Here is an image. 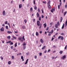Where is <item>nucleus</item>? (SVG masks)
I'll list each match as a JSON object with an SVG mask.
<instances>
[{
	"label": "nucleus",
	"mask_w": 67,
	"mask_h": 67,
	"mask_svg": "<svg viewBox=\"0 0 67 67\" xmlns=\"http://www.w3.org/2000/svg\"><path fill=\"white\" fill-rule=\"evenodd\" d=\"M40 21H37V25L38 26H40Z\"/></svg>",
	"instance_id": "f257e3e1"
},
{
	"label": "nucleus",
	"mask_w": 67,
	"mask_h": 67,
	"mask_svg": "<svg viewBox=\"0 0 67 67\" xmlns=\"http://www.w3.org/2000/svg\"><path fill=\"white\" fill-rule=\"evenodd\" d=\"M40 41L41 43H44V41H43V40L42 38L41 39Z\"/></svg>",
	"instance_id": "f03ea898"
},
{
	"label": "nucleus",
	"mask_w": 67,
	"mask_h": 67,
	"mask_svg": "<svg viewBox=\"0 0 67 67\" xmlns=\"http://www.w3.org/2000/svg\"><path fill=\"white\" fill-rule=\"evenodd\" d=\"M0 30L1 31H4V28L3 27H2L1 29H0Z\"/></svg>",
	"instance_id": "7ed1b4c3"
},
{
	"label": "nucleus",
	"mask_w": 67,
	"mask_h": 67,
	"mask_svg": "<svg viewBox=\"0 0 67 67\" xmlns=\"http://www.w3.org/2000/svg\"><path fill=\"white\" fill-rule=\"evenodd\" d=\"M23 58H24L23 57V55H22L21 57V59H22V61H24V59H23Z\"/></svg>",
	"instance_id": "20e7f679"
},
{
	"label": "nucleus",
	"mask_w": 67,
	"mask_h": 67,
	"mask_svg": "<svg viewBox=\"0 0 67 67\" xmlns=\"http://www.w3.org/2000/svg\"><path fill=\"white\" fill-rule=\"evenodd\" d=\"M22 6V4H20L19 5V8L20 9L21 8V7Z\"/></svg>",
	"instance_id": "39448f33"
},
{
	"label": "nucleus",
	"mask_w": 67,
	"mask_h": 67,
	"mask_svg": "<svg viewBox=\"0 0 67 67\" xmlns=\"http://www.w3.org/2000/svg\"><path fill=\"white\" fill-rule=\"evenodd\" d=\"M5 10H4L3 12V15H5Z\"/></svg>",
	"instance_id": "423d86ee"
},
{
	"label": "nucleus",
	"mask_w": 67,
	"mask_h": 67,
	"mask_svg": "<svg viewBox=\"0 0 67 67\" xmlns=\"http://www.w3.org/2000/svg\"><path fill=\"white\" fill-rule=\"evenodd\" d=\"M28 60H29V59H27L26 60V62L25 63V64H27Z\"/></svg>",
	"instance_id": "0eeeda50"
},
{
	"label": "nucleus",
	"mask_w": 67,
	"mask_h": 67,
	"mask_svg": "<svg viewBox=\"0 0 67 67\" xmlns=\"http://www.w3.org/2000/svg\"><path fill=\"white\" fill-rule=\"evenodd\" d=\"M65 26V24L64 23L63 24V25L62 26V29H64V26Z\"/></svg>",
	"instance_id": "6e6552de"
},
{
	"label": "nucleus",
	"mask_w": 67,
	"mask_h": 67,
	"mask_svg": "<svg viewBox=\"0 0 67 67\" xmlns=\"http://www.w3.org/2000/svg\"><path fill=\"white\" fill-rule=\"evenodd\" d=\"M49 34H48V36H51L52 35V34H51V32H49Z\"/></svg>",
	"instance_id": "1a4fd4ad"
},
{
	"label": "nucleus",
	"mask_w": 67,
	"mask_h": 67,
	"mask_svg": "<svg viewBox=\"0 0 67 67\" xmlns=\"http://www.w3.org/2000/svg\"><path fill=\"white\" fill-rule=\"evenodd\" d=\"M51 2L50 1H48V5H50V4H51Z\"/></svg>",
	"instance_id": "9d476101"
},
{
	"label": "nucleus",
	"mask_w": 67,
	"mask_h": 67,
	"mask_svg": "<svg viewBox=\"0 0 67 67\" xmlns=\"http://www.w3.org/2000/svg\"><path fill=\"white\" fill-rule=\"evenodd\" d=\"M39 34H38V32H36V36H38V35Z\"/></svg>",
	"instance_id": "9b49d317"
},
{
	"label": "nucleus",
	"mask_w": 67,
	"mask_h": 67,
	"mask_svg": "<svg viewBox=\"0 0 67 67\" xmlns=\"http://www.w3.org/2000/svg\"><path fill=\"white\" fill-rule=\"evenodd\" d=\"M66 57L65 55H64L63 56V57H62V58L64 59H65V58H66Z\"/></svg>",
	"instance_id": "f8f14e48"
},
{
	"label": "nucleus",
	"mask_w": 67,
	"mask_h": 67,
	"mask_svg": "<svg viewBox=\"0 0 67 67\" xmlns=\"http://www.w3.org/2000/svg\"><path fill=\"white\" fill-rule=\"evenodd\" d=\"M8 33V34H10L11 33H12V31H7Z\"/></svg>",
	"instance_id": "ddd939ff"
},
{
	"label": "nucleus",
	"mask_w": 67,
	"mask_h": 67,
	"mask_svg": "<svg viewBox=\"0 0 67 67\" xmlns=\"http://www.w3.org/2000/svg\"><path fill=\"white\" fill-rule=\"evenodd\" d=\"M45 48H46V46H44L42 48V49H45Z\"/></svg>",
	"instance_id": "4468645a"
},
{
	"label": "nucleus",
	"mask_w": 67,
	"mask_h": 67,
	"mask_svg": "<svg viewBox=\"0 0 67 67\" xmlns=\"http://www.w3.org/2000/svg\"><path fill=\"white\" fill-rule=\"evenodd\" d=\"M43 25L44 26V28H45L46 27V23H45L44 24H43Z\"/></svg>",
	"instance_id": "2eb2a0df"
},
{
	"label": "nucleus",
	"mask_w": 67,
	"mask_h": 67,
	"mask_svg": "<svg viewBox=\"0 0 67 67\" xmlns=\"http://www.w3.org/2000/svg\"><path fill=\"white\" fill-rule=\"evenodd\" d=\"M37 17L38 18V17H39V14H38V12H37Z\"/></svg>",
	"instance_id": "dca6fc26"
},
{
	"label": "nucleus",
	"mask_w": 67,
	"mask_h": 67,
	"mask_svg": "<svg viewBox=\"0 0 67 67\" xmlns=\"http://www.w3.org/2000/svg\"><path fill=\"white\" fill-rule=\"evenodd\" d=\"M22 28L23 29H25V26H22Z\"/></svg>",
	"instance_id": "f3484780"
},
{
	"label": "nucleus",
	"mask_w": 67,
	"mask_h": 67,
	"mask_svg": "<svg viewBox=\"0 0 67 67\" xmlns=\"http://www.w3.org/2000/svg\"><path fill=\"white\" fill-rule=\"evenodd\" d=\"M67 20L65 22V27H66V26H67Z\"/></svg>",
	"instance_id": "a211bd4d"
},
{
	"label": "nucleus",
	"mask_w": 67,
	"mask_h": 67,
	"mask_svg": "<svg viewBox=\"0 0 67 67\" xmlns=\"http://www.w3.org/2000/svg\"><path fill=\"white\" fill-rule=\"evenodd\" d=\"M22 38L21 37H19L18 38V40H21V39H22Z\"/></svg>",
	"instance_id": "6ab92c4d"
},
{
	"label": "nucleus",
	"mask_w": 67,
	"mask_h": 67,
	"mask_svg": "<svg viewBox=\"0 0 67 67\" xmlns=\"http://www.w3.org/2000/svg\"><path fill=\"white\" fill-rule=\"evenodd\" d=\"M32 10H33V8H32V7H31L30 8V11H31V12H32Z\"/></svg>",
	"instance_id": "aec40b11"
},
{
	"label": "nucleus",
	"mask_w": 67,
	"mask_h": 67,
	"mask_svg": "<svg viewBox=\"0 0 67 67\" xmlns=\"http://www.w3.org/2000/svg\"><path fill=\"white\" fill-rule=\"evenodd\" d=\"M42 24L41 23L40 24V25L39 27V29H41V27H42Z\"/></svg>",
	"instance_id": "412c9836"
},
{
	"label": "nucleus",
	"mask_w": 67,
	"mask_h": 67,
	"mask_svg": "<svg viewBox=\"0 0 67 67\" xmlns=\"http://www.w3.org/2000/svg\"><path fill=\"white\" fill-rule=\"evenodd\" d=\"M62 20H63V18L61 17L60 19V22H62Z\"/></svg>",
	"instance_id": "4be33fe9"
},
{
	"label": "nucleus",
	"mask_w": 67,
	"mask_h": 67,
	"mask_svg": "<svg viewBox=\"0 0 67 67\" xmlns=\"http://www.w3.org/2000/svg\"><path fill=\"white\" fill-rule=\"evenodd\" d=\"M55 28H58V26H57V24H55Z\"/></svg>",
	"instance_id": "5701e85b"
},
{
	"label": "nucleus",
	"mask_w": 67,
	"mask_h": 67,
	"mask_svg": "<svg viewBox=\"0 0 67 67\" xmlns=\"http://www.w3.org/2000/svg\"><path fill=\"white\" fill-rule=\"evenodd\" d=\"M66 14H67V12H64V16H65V15H66Z\"/></svg>",
	"instance_id": "b1692460"
},
{
	"label": "nucleus",
	"mask_w": 67,
	"mask_h": 67,
	"mask_svg": "<svg viewBox=\"0 0 67 67\" xmlns=\"http://www.w3.org/2000/svg\"><path fill=\"white\" fill-rule=\"evenodd\" d=\"M17 46V43H15V47H16Z\"/></svg>",
	"instance_id": "393cba45"
},
{
	"label": "nucleus",
	"mask_w": 67,
	"mask_h": 67,
	"mask_svg": "<svg viewBox=\"0 0 67 67\" xmlns=\"http://www.w3.org/2000/svg\"><path fill=\"white\" fill-rule=\"evenodd\" d=\"M57 25L58 26H59V21L57 22Z\"/></svg>",
	"instance_id": "a878e982"
},
{
	"label": "nucleus",
	"mask_w": 67,
	"mask_h": 67,
	"mask_svg": "<svg viewBox=\"0 0 67 67\" xmlns=\"http://www.w3.org/2000/svg\"><path fill=\"white\" fill-rule=\"evenodd\" d=\"M8 63L9 65H10L11 64V62L9 61L8 62Z\"/></svg>",
	"instance_id": "bb28decb"
},
{
	"label": "nucleus",
	"mask_w": 67,
	"mask_h": 67,
	"mask_svg": "<svg viewBox=\"0 0 67 67\" xmlns=\"http://www.w3.org/2000/svg\"><path fill=\"white\" fill-rule=\"evenodd\" d=\"M59 53H60V54H62V53H63V51H60Z\"/></svg>",
	"instance_id": "cd10ccee"
},
{
	"label": "nucleus",
	"mask_w": 67,
	"mask_h": 67,
	"mask_svg": "<svg viewBox=\"0 0 67 67\" xmlns=\"http://www.w3.org/2000/svg\"><path fill=\"white\" fill-rule=\"evenodd\" d=\"M7 38H8V39H10V38H11V37L10 36H9L7 37Z\"/></svg>",
	"instance_id": "c85d7f7f"
},
{
	"label": "nucleus",
	"mask_w": 67,
	"mask_h": 67,
	"mask_svg": "<svg viewBox=\"0 0 67 67\" xmlns=\"http://www.w3.org/2000/svg\"><path fill=\"white\" fill-rule=\"evenodd\" d=\"M11 41H8V42H6V43H7V44H8V43H11Z\"/></svg>",
	"instance_id": "c756f323"
},
{
	"label": "nucleus",
	"mask_w": 67,
	"mask_h": 67,
	"mask_svg": "<svg viewBox=\"0 0 67 67\" xmlns=\"http://www.w3.org/2000/svg\"><path fill=\"white\" fill-rule=\"evenodd\" d=\"M48 7L49 9H51V6L50 5H48Z\"/></svg>",
	"instance_id": "7c9ffc66"
},
{
	"label": "nucleus",
	"mask_w": 67,
	"mask_h": 67,
	"mask_svg": "<svg viewBox=\"0 0 67 67\" xmlns=\"http://www.w3.org/2000/svg\"><path fill=\"white\" fill-rule=\"evenodd\" d=\"M6 29H9V27H8V26H6Z\"/></svg>",
	"instance_id": "2f4dec72"
},
{
	"label": "nucleus",
	"mask_w": 67,
	"mask_h": 67,
	"mask_svg": "<svg viewBox=\"0 0 67 67\" xmlns=\"http://www.w3.org/2000/svg\"><path fill=\"white\" fill-rule=\"evenodd\" d=\"M25 48H26V47H25V46H24L23 47V49H25Z\"/></svg>",
	"instance_id": "473e14b6"
},
{
	"label": "nucleus",
	"mask_w": 67,
	"mask_h": 67,
	"mask_svg": "<svg viewBox=\"0 0 67 67\" xmlns=\"http://www.w3.org/2000/svg\"><path fill=\"white\" fill-rule=\"evenodd\" d=\"M39 21H41V16H40L39 18Z\"/></svg>",
	"instance_id": "72a5a7b5"
},
{
	"label": "nucleus",
	"mask_w": 67,
	"mask_h": 67,
	"mask_svg": "<svg viewBox=\"0 0 67 67\" xmlns=\"http://www.w3.org/2000/svg\"><path fill=\"white\" fill-rule=\"evenodd\" d=\"M49 29V27H47V28L46 29V31H47L48 30V29Z\"/></svg>",
	"instance_id": "f704fd0d"
},
{
	"label": "nucleus",
	"mask_w": 67,
	"mask_h": 67,
	"mask_svg": "<svg viewBox=\"0 0 67 67\" xmlns=\"http://www.w3.org/2000/svg\"><path fill=\"white\" fill-rule=\"evenodd\" d=\"M61 40H64V37H63L61 36Z\"/></svg>",
	"instance_id": "c9c22d12"
},
{
	"label": "nucleus",
	"mask_w": 67,
	"mask_h": 67,
	"mask_svg": "<svg viewBox=\"0 0 67 67\" xmlns=\"http://www.w3.org/2000/svg\"><path fill=\"white\" fill-rule=\"evenodd\" d=\"M58 9H60V5H58Z\"/></svg>",
	"instance_id": "e433bc0d"
},
{
	"label": "nucleus",
	"mask_w": 67,
	"mask_h": 67,
	"mask_svg": "<svg viewBox=\"0 0 67 67\" xmlns=\"http://www.w3.org/2000/svg\"><path fill=\"white\" fill-rule=\"evenodd\" d=\"M42 53H39V55L40 56H41L42 55Z\"/></svg>",
	"instance_id": "4c0bfd02"
},
{
	"label": "nucleus",
	"mask_w": 67,
	"mask_h": 67,
	"mask_svg": "<svg viewBox=\"0 0 67 67\" xmlns=\"http://www.w3.org/2000/svg\"><path fill=\"white\" fill-rule=\"evenodd\" d=\"M43 3H44V4H46V1L44 2L43 1Z\"/></svg>",
	"instance_id": "58836bf2"
},
{
	"label": "nucleus",
	"mask_w": 67,
	"mask_h": 67,
	"mask_svg": "<svg viewBox=\"0 0 67 67\" xmlns=\"http://www.w3.org/2000/svg\"><path fill=\"white\" fill-rule=\"evenodd\" d=\"M24 38V36H23V37L22 38L23 39V40H24V41H25V38Z\"/></svg>",
	"instance_id": "ea45409f"
},
{
	"label": "nucleus",
	"mask_w": 67,
	"mask_h": 67,
	"mask_svg": "<svg viewBox=\"0 0 67 67\" xmlns=\"http://www.w3.org/2000/svg\"><path fill=\"white\" fill-rule=\"evenodd\" d=\"M7 23H8V21H5V24H7Z\"/></svg>",
	"instance_id": "a19ab883"
},
{
	"label": "nucleus",
	"mask_w": 67,
	"mask_h": 67,
	"mask_svg": "<svg viewBox=\"0 0 67 67\" xmlns=\"http://www.w3.org/2000/svg\"><path fill=\"white\" fill-rule=\"evenodd\" d=\"M53 31H54V30H52V31H51V34H52V33H53Z\"/></svg>",
	"instance_id": "79ce46f5"
},
{
	"label": "nucleus",
	"mask_w": 67,
	"mask_h": 67,
	"mask_svg": "<svg viewBox=\"0 0 67 67\" xmlns=\"http://www.w3.org/2000/svg\"><path fill=\"white\" fill-rule=\"evenodd\" d=\"M23 46H25V45H26V44L25 43H24L23 44Z\"/></svg>",
	"instance_id": "37998d69"
},
{
	"label": "nucleus",
	"mask_w": 67,
	"mask_h": 67,
	"mask_svg": "<svg viewBox=\"0 0 67 67\" xmlns=\"http://www.w3.org/2000/svg\"><path fill=\"white\" fill-rule=\"evenodd\" d=\"M67 4L65 5V8H66V9L67 8Z\"/></svg>",
	"instance_id": "c03bdc74"
},
{
	"label": "nucleus",
	"mask_w": 67,
	"mask_h": 67,
	"mask_svg": "<svg viewBox=\"0 0 67 67\" xmlns=\"http://www.w3.org/2000/svg\"><path fill=\"white\" fill-rule=\"evenodd\" d=\"M34 58L35 59H36V58H37V56L36 55H35V56Z\"/></svg>",
	"instance_id": "a18cd8bd"
},
{
	"label": "nucleus",
	"mask_w": 67,
	"mask_h": 67,
	"mask_svg": "<svg viewBox=\"0 0 67 67\" xmlns=\"http://www.w3.org/2000/svg\"><path fill=\"white\" fill-rule=\"evenodd\" d=\"M13 43L12 42H11L10 45H13Z\"/></svg>",
	"instance_id": "49530a36"
},
{
	"label": "nucleus",
	"mask_w": 67,
	"mask_h": 67,
	"mask_svg": "<svg viewBox=\"0 0 67 67\" xmlns=\"http://www.w3.org/2000/svg\"><path fill=\"white\" fill-rule=\"evenodd\" d=\"M12 59H14V56L13 55L12 56Z\"/></svg>",
	"instance_id": "de8ad7c7"
},
{
	"label": "nucleus",
	"mask_w": 67,
	"mask_h": 67,
	"mask_svg": "<svg viewBox=\"0 0 67 67\" xmlns=\"http://www.w3.org/2000/svg\"><path fill=\"white\" fill-rule=\"evenodd\" d=\"M38 12H40V10L39 8L38 9Z\"/></svg>",
	"instance_id": "09e8293b"
},
{
	"label": "nucleus",
	"mask_w": 67,
	"mask_h": 67,
	"mask_svg": "<svg viewBox=\"0 0 67 67\" xmlns=\"http://www.w3.org/2000/svg\"><path fill=\"white\" fill-rule=\"evenodd\" d=\"M13 37V38H14V39H16V37H14V36H12Z\"/></svg>",
	"instance_id": "8fccbe9b"
},
{
	"label": "nucleus",
	"mask_w": 67,
	"mask_h": 67,
	"mask_svg": "<svg viewBox=\"0 0 67 67\" xmlns=\"http://www.w3.org/2000/svg\"><path fill=\"white\" fill-rule=\"evenodd\" d=\"M51 51V49H48V52H49Z\"/></svg>",
	"instance_id": "3c124183"
},
{
	"label": "nucleus",
	"mask_w": 67,
	"mask_h": 67,
	"mask_svg": "<svg viewBox=\"0 0 67 67\" xmlns=\"http://www.w3.org/2000/svg\"><path fill=\"white\" fill-rule=\"evenodd\" d=\"M24 21L25 23H26V22H27V20H25Z\"/></svg>",
	"instance_id": "603ef678"
},
{
	"label": "nucleus",
	"mask_w": 67,
	"mask_h": 67,
	"mask_svg": "<svg viewBox=\"0 0 67 67\" xmlns=\"http://www.w3.org/2000/svg\"><path fill=\"white\" fill-rule=\"evenodd\" d=\"M67 45L64 48V49H66V48H67Z\"/></svg>",
	"instance_id": "864d4df0"
},
{
	"label": "nucleus",
	"mask_w": 67,
	"mask_h": 67,
	"mask_svg": "<svg viewBox=\"0 0 67 67\" xmlns=\"http://www.w3.org/2000/svg\"><path fill=\"white\" fill-rule=\"evenodd\" d=\"M61 37V36H59L58 37V39H59V38H60Z\"/></svg>",
	"instance_id": "5fc2aeb1"
},
{
	"label": "nucleus",
	"mask_w": 67,
	"mask_h": 67,
	"mask_svg": "<svg viewBox=\"0 0 67 67\" xmlns=\"http://www.w3.org/2000/svg\"><path fill=\"white\" fill-rule=\"evenodd\" d=\"M34 9H35V10H36V9H37V7H35Z\"/></svg>",
	"instance_id": "6e6d98bb"
},
{
	"label": "nucleus",
	"mask_w": 67,
	"mask_h": 67,
	"mask_svg": "<svg viewBox=\"0 0 67 67\" xmlns=\"http://www.w3.org/2000/svg\"><path fill=\"white\" fill-rule=\"evenodd\" d=\"M54 39V38H52L51 39V41H53V40Z\"/></svg>",
	"instance_id": "4d7b16f0"
},
{
	"label": "nucleus",
	"mask_w": 67,
	"mask_h": 67,
	"mask_svg": "<svg viewBox=\"0 0 67 67\" xmlns=\"http://www.w3.org/2000/svg\"><path fill=\"white\" fill-rule=\"evenodd\" d=\"M41 11H42V13H43V8H42L41 9Z\"/></svg>",
	"instance_id": "13d9d810"
},
{
	"label": "nucleus",
	"mask_w": 67,
	"mask_h": 67,
	"mask_svg": "<svg viewBox=\"0 0 67 67\" xmlns=\"http://www.w3.org/2000/svg\"><path fill=\"white\" fill-rule=\"evenodd\" d=\"M26 55H29V52L28 53H26Z\"/></svg>",
	"instance_id": "bf43d9fd"
},
{
	"label": "nucleus",
	"mask_w": 67,
	"mask_h": 67,
	"mask_svg": "<svg viewBox=\"0 0 67 67\" xmlns=\"http://www.w3.org/2000/svg\"><path fill=\"white\" fill-rule=\"evenodd\" d=\"M35 1L34 0V4H35Z\"/></svg>",
	"instance_id": "052dcab7"
},
{
	"label": "nucleus",
	"mask_w": 67,
	"mask_h": 67,
	"mask_svg": "<svg viewBox=\"0 0 67 67\" xmlns=\"http://www.w3.org/2000/svg\"><path fill=\"white\" fill-rule=\"evenodd\" d=\"M20 41H21V42H23V40L21 39L20 40Z\"/></svg>",
	"instance_id": "680f3d73"
},
{
	"label": "nucleus",
	"mask_w": 67,
	"mask_h": 67,
	"mask_svg": "<svg viewBox=\"0 0 67 67\" xmlns=\"http://www.w3.org/2000/svg\"><path fill=\"white\" fill-rule=\"evenodd\" d=\"M27 7H29V4H28L27 5Z\"/></svg>",
	"instance_id": "e2e57ef3"
},
{
	"label": "nucleus",
	"mask_w": 67,
	"mask_h": 67,
	"mask_svg": "<svg viewBox=\"0 0 67 67\" xmlns=\"http://www.w3.org/2000/svg\"><path fill=\"white\" fill-rule=\"evenodd\" d=\"M52 10L54 11H55V9L53 8L52 9Z\"/></svg>",
	"instance_id": "0e129e2a"
},
{
	"label": "nucleus",
	"mask_w": 67,
	"mask_h": 67,
	"mask_svg": "<svg viewBox=\"0 0 67 67\" xmlns=\"http://www.w3.org/2000/svg\"><path fill=\"white\" fill-rule=\"evenodd\" d=\"M13 46H11V47H10L11 49H12V48H13Z\"/></svg>",
	"instance_id": "69168bd1"
},
{
	"label": "nucleus",
	"mask_w": 67,
	"mask_h": 67,
	"mask_svg": "<svg viewBox=\"0 0 67 67\" xmlns=\"http://www.w3.org/2000/svg\"><path fill=\"white\" fill-rule=\"evenodd\" d=\"M63 11H64V9H63L62 10V13H63Z\"/></svg>",
	"instance_id": "338daca9"
},
{
	"label": "nucleus",
	"mask_w": 67,
	"mask_h": 67,
	"mask_svg": "<svg viewBox=\"0 0 67 67\" xmlns=\"http://www.w3.org/2000/svg\"><path fill=\"white\" fill-rule=\"evenodd\" d=\"M42 18H44V16L43 15H42Z\"/></svg>",
	"instance_id": "774afa93"
}]
</instances>
